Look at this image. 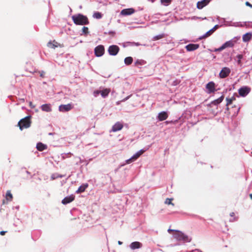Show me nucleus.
I'll return each mask as SVG.
<instances>
[{
    "instance_id": "nucleus-1",
    "label": "nucleus",
    "mask_w": 252,
    "mask_h": 252,
    "mask_svg": "<svg viewBox=\"0 0 252 252\" xmlns=\"http://www.w3.org/2000/svg\"><path fill=\"white\" fill-rule=\"evenodd\" d=\"M168 232L172 234L174 238L178 241H182L184 242H189L191 241V239L188 236L183 233L182 231L177 230L168 229Z\"/></svg>"
},
{
    "instance_id": "nucleus-2",
    "label": "nucleus",
    "mask_w": 252,
    "mask_h": 252,
    "mask_svg": "<svg viewBox=\"0 0 252 252\" xmlns=\"http://www.w3.org/2000/svg\"><path fill=\"white\" fill-rule=\"evenodd\" d=\"M71 18L74 23L77 25H85L89 24L87 17L83 14H78L74 15Z\"/></svg>"
},
{
    "instance_id": "nucleus-3",
    "label": "nucleus",
    "mask_w": 252,
    "mask_h": 252,
    "mask_svg": "<svg viewBox=\"0 0 252 252\" xmlns=\"http://www.w3.org/2000/svg\"><path fill=\"white\" fill-rule=\"evenodd\" d=\"M31 116H29L19 121L17 125L21 130H22L24 128H28L31 126Z\"/></svg>"
},
{
    "instance_id": "nucleus-4",
    "label": "nucleus",
    "mask_w": 252,
    "mask_h": 252,
    "mask_svg": "<svg viewBox=\"0 0 252 252\" xmlns=\"http://www.w3.org/2000/svg\"><path fill=\"white\" fill-rule=\"evenodd\" d=\"M239 39L240 37H234L231 40L226 41L224 43L225 48L228 47H233Z\"/></svg>"
},
{
    "instance_id": "nucleus-5",
    "label": "nucleus",
    "mask_w": 252,
    "mask_h": 252,
    "mask_svg": "<svg viewBox=\"0 0 252 252\" xmlns=\"http://www.w3.org/2000/svg\"><path fill=\"white\" fill-rule=\"evenodd\" d=\"M119 50V47L115 45L110 46L108 49V52L111 56H116L118 53Z\"/></svg>"
},
{
    "instance_id": "nucleus-6",
    "label": "nucleus",
    "mask_w": 252,
    "mask_h": 252,
    "mask_svg": "<svg viewBox=\"0 0 252 252\" xmlns=\"http://www.w3.org/2000/svg\"><path fill=\"white\" fill-rule=\"evenodd\" d=\"M104 53V47L103 45H100L96 46L94 49V54L96 57H101Z\"/></svg>"
},
{
    "instance_id": "nucleus-7",
    "label": "nucleus",
    "mask_w": 252,
    "mask_h": 252,
    "mask_svg": "<svg viewBox=\"0 0 252 252\" xmlns=\"http://www.w3.org/2000/svg\"><path fill=\"white\" fill-rule=\"evenodd\" d=\"M230 71H231L229 68L227 67H223L220 72V78H226L229 75Z\"/></svg>"
},
{
    "instance_id": "nucleus-8",
    "label": "nucleus",
    "mask_w": 252,
    "mask_h": 252,
    "mask_svg": "<svg viewBox=\"0 0 252 252\" xmlns=\"http://www.w3.org/2000/svg\"><path fill=\"white\" fill-rule=\"evenodd\" d=\"M73 108V105L71 104H67L65 105H61L59 107V110L60 112H67L71 110Z\"/></svg>"
},
{
    "instance_id": "nucleus-9",
    "label": "nucleus",
    "mask_w": 252,
    "mask_h": 252,
    "mask_svg": "<svg viewBox=\"0 0 252 252\" xmlns=\"http://www.w3.org/2000/svg\"><path fill=\"white\" fill-rule=\"evenodd\" d=\"M47 46L48 48L51 49H55L57 47H63V45H61L56 40H54L53 41H50L47 44Z\"/></svg>"
},
{
    "instance_id": "nucleus-10",
    "label": "nucleus",
    "mask_w": 252,
    "mask_h": 252,
    "mask_svg": "<svg viewBox=\"0 0 252 252\" xmlns=\"http://www.w3.org/2000/svg\"><path fill=\"white\" fill-rule=\"evenodd\" d=\"M250 92V89L247 87H243L239 90V94L242 96H245Z\"/></svg>"
},
{
    "instance_id": "nucleus-11",
    "label": "nucleus",
    "mask_w": 252,
    "mask_h": 252,
    "mask_svg": "<svg viewBox=\"0 0 252 252\" xmlns=\"http://www.w3.org/2000/svg\"><path fill=\"white\" fill-rule=\"evenodd\" d=\"M123 124L121 122H117L113 126L111 131L116 132L119 131L123 128Z\"/></svg>"
},
{
    "instance_id": "nucleus-12",
    "label": "nucleus",
    "mask_w": 252,
    "mask_h": 252,
    "mask_svg": "<svg viewBox=\"0 0 252 252\" xmlns=\"http://www.w3.org/2000/svg\"><path fill=\"white\" fill-rule=\"evenodd\" d=\"M135 12V10L132 8H126L124 9L121 11V14L123 16H127L133 14Z\"/></svg>"
},
{
    "instance_id": "nucleus-13",
    "label": "nucleus",
    "mask_w": 252,
    "mask_h": 252,
    "mask_svg": "<svg viewBox=\"0 0 252 252\" xmlns=\"http://www.w3.org/2000/svg\"><path fill=\"white\" fill-rule=\"evenodd\" d=\"M206 89L208 90V93L210 94L214 93L215 91V84L213 82H209L206 86Z\"/></svg>"
},
{
    "instance_id": "nucleus-14",
    "label": "nucleus",
    "mask_w": 252,
    "mask_h": 252,
    "mask_svg": "<svg viewBox=\"0 0 252 252\" xmlns=\"http://www.w3.org/2000/svg\"><path fill=\"white\" fill-rule=\"evenodd\" d=\"M74 199H75V196L74 195L72 194L70 196H66L65 198H64V199H63L62 200V203L63 204L65 205V204H67L68 203L71 202L72 201H73L74 200Z\"/></svg>"
},
{
    "instance_id": "nucleus-15",
    "label": "nucleus",
    "mask_w": 252,
    "mask_h": 252,
    "mask_svg": "<svg viewBox=\"0 0 252 252\" xmlns=\"http://www.w3.org/2000/svg\"><path fill=\"white\" fill-rule=\"evenodd\" d=\"M210 0H202L200 1H198L197 3V8L199 9L203 8L210 2Z\"/></svg>"
},
{
    "instance_id": "nucleus-16",
    "label": "nucleus",
    "mask_w": 252,
    "mask_h": 252,
    "mask_svg": "<svg viewBox=\"0 0 252 252\" xmlns=\"http://www.w3.org/2000/svg\"><path fill=\"white\" fill-rule=\"evenodd\" d=\"M199 47V44H189L186 46V49L188 51H192L197 49Z\"/></svg>"
},
{
    "instance_id": "nucleus-17",
    "label": "nucleus",
    "mask_w": 252,
    "mask_h": 252,
    "mask_svg": "<svg viewBox=\"0 0 252 252\" xmlns=\"http://www.w3.org/2000/svg\"><path fill=\"white\" fill-rule=\"evenodd\" d=\"M168 118V114L167 112L162 111L159 113L158 116V119L159 121L165 120Z\"/></svg>"
},
{
    "instance_id": "nucleus-18",
    "label": "nucleus",
    "mask_w": 252,
    "mask_h": 252,
    "mask_svg": "<svg viewBox=\"0 0 252 252\" xmlns=\"http://www.w3.org/2000/svg\"><path fill=\"white\" fill-rule=\"evenodd\" d=\"M41 109L43 111L47 112H51L52 111L51 106L50 104H43L41 106Z\"/></svg>"
},
{
    "instance_id": "nucleus-19",
    "label": "nucleus",
    "mask_w": 252,
    "mask_h": 252,
    "mask_svg": "<svg viewBox=\"0 0 252 252\" xmlns=\"http://www.w3.org/2000/svg\"><path fill=\"white\" fill-rule=\"evenodd\" d=\"M36 148L39 151H43L47 149V146L41 142H39L36 145Z\"/></svg>"
},
{
    "instance_id": "nucleus-20",
    "label": "nucleus",
    "mask_w": 252,
    "mask_h": 252,
    "mask_svg": "<svg viewBox=\"0 0 252 252\" xmlns=\"http://www.w3.org/2000/svg\"><path fill=\"white\" fill-rule=\"evenodd\" d=\"M142 247V244L139 242H132L130 245V247L131 249L134 250L136 249H139Z\"/></svg>"
},
{
    "instance_id": "nucleus-21",
    "label": "nucleus",
    "mask_w": 252,
    "mask_h": 252,
    "mask_svg": "<svg viewBox=\"0 0 252 252\" xmlns=\"http://www.w3.org/2000/svg\"><path fill=\"white\" fill-rule=\"evenodd\" d=\"M111 90L109 88H106L103 89L102 91H100V94L102 97L105 98L110 93Z\"/></svg>"
},
{
    "instance_id": "nucleus-22",
    "label": "nucleus",
    "mask_w": 252,
    "mask_h": 252,
    "mask_svg": "<svg viewBox=\"0 0 252 252\" xmlns=\"http://www.w3.org/2000/svg\"><path fill=\"white\" fill-rule=\"evenodd\" d=\"M252 38V34L250 32L246 33L243 36V40L244 42H248Z\"/></svg>"
},
{
    "instance_id": "nucleus-23",
    "label": "nucleus",
    "mask_w": 252,
    "mask_h": 252,
    "mask_svg": "<svg viewBox=\"0 0 252 252\" xmlns=\"http://www.w3.org/2000/svg\"><path fill=\"white\" fill-rule=\"evenodd\" d=\"M224 99V95H222L219 98L212 101L211 103L214 105H217L221 103Z\"/></svg>"
},
{
    "instance_id": "nucleus-24",
    "label": "nucleus",
    "mask_w": 252,
    "mask_h": 252,
    "mask_svg": "<svg viewBox=\"0 0 252 252\" xmlns=\"http://www.w3.org/2000/svg\"><path fill=\"white\" fill-rule=\"evenodd\" d=\"M88 185L87 184L81 186L76 190L77 193H80L84 192L85 189L88 188Z\"/></svg>"
},
{
    "instance_id": "nucleus-25",
    "label": "nucleus",
    "mask_w": 252,
    "mask_h": 252,
    "mask_svg": "<svg viewBox=\"0 0 252 252\" xmlns=\"http://www.w3.org/2000/svg\"><path fill=\"white\" fill-rule=\"evenodd\" d=\"M146 63V62L143 60H137L135 62V65L139 67L140 65H143Z\"/></svg>"
},
{
    "instance_id": "nucleus-26",
    "label": "nucleus",
    "mask_w": 252,
    "mask_h": 252,
    "mask_svg": "<svg viewBox=\"0 0 252 252\" xmlns=\"http://www.w3.org/2000/svg\"><path fill=\"white\" fill-rule=\"evenodd\" d=\"M13 196L10 190H7L5 195V199L7 201H11L12 200Z\"/></svg>"
},
{
    "instance_id": "nucleus-27",
    "label": "nucleus",
    "mask_w": 252,
    "mask_h": 252,
    "mask_svg": "<svg viewBox=\"0 0 252 252\" xmlns=\"http://www.w3.org/2000/svg\"><path fill=\"white\" fill-rule=\"evenodd\" d=\"M124 62L126 64L130 65L133 62V59L131 57H128L125 59Z\"/></svg>"
},
{
    "instance_id": "nucleus-28",
    "label": "nucleus",
    "mask_w": 252,
    "mask_h": 252,
    "mask_svg": "<svg viewBox=\"0 0 252 252\" xmlns=\"http://www.w3.org/2000/svg\"><path fill=\"white\" fill-rule=\"evenodd\" d=\"M213 33V30H210L208 32H207L204 35H203L200 38V39H203L207 38L210 36L212 33Z\"/></svg>"
},
{
    "instance_id": "nucleus-29",
    "label": "nucleus",
    "mask_w": 252,
    "mask_h": 252,
    "mask_svg": "<svg viewBox=\"0 0 252 252\" xmlns=\"http://www.w3.org/2000/svg\"><path fill=\"white\" fill-rule=\"evenodd\" d=\"M93 17L94 18L99 19H101L102 18V15L101 13H100L99 12H95L94 13Z\"/></svg>"
},
{
    "instance_id": "nucleus-30",
    "label": "nucleus",
    "mask_w": 252,
    "mask_h": 252,
    "mask_svg": "<svg viewBox=\"0 0 252 252\" xmlns=\"http://www.w3.org/2000/svg\"><path fill=\"white\" fill-rule=\"evenodd\" d=\"M173 198H166L164 201V203L167 205H171L173 206H174V204L172 203V200Z\"/></svg>"
},
{
    "instance_id": "nucleus-31",
    "label": "nucleus",
    "mask_w": 252,
    "mask_h": 252,
    "mask_svg": "<svg viewBox=\"0 0 252 252\" xmlns=\"http://www.w3.org/2000/svg\"><path fill=\"white\" fill-rule=\"evenodd\" d=\"M143 153V151H140L136 153L134 155L132 156V158L135 160L137 159Z\"/></svg>"
},
{
    "instance_id": "nucleus-32",
    "label": "nucleus",
    "mask_w": 252,
    "mask_h": 252,
    "mask_svg": "<svg viewBox=\"0 0 252 252\" xmlns=\"http://www.w3.org/2000/svg\"><path fill=\"white\" fill-rule=\"evenodd\" d=\"M143 153V151H140L136 153L134 155L132 156V158L135 160L137 159Z\"/></svg>"
},
{
    "instance_id": "nucleus-33",
    "label": "nucleus",
    "mask_w": 252,
    "mask_h": 252,
    "mask_svg": "<svg viewBox=\"0 0 252 252\" xmlns=\"http://www.w3.org/2000/svg\"><path fill=\"white\" fill-rule=\"evenodd\" d=\"M143 153V151H140L136 153L134 155L132 156V158L135 160L137 159Z\"/></svg>"
},
{
    "instance_id": "nucleus-34",
    "label": "nucleus",
    "mask_w": 252,
    "mask_h": 252,
    "mask_svg": "<svg viewBox=\"0 0 252 252\" xmlns=\"http://www.w3.org/2000/svg\"><path fill=\"white\" fill-rule=\"evenodd\" d=\"M165 37V34L162 33V34H159L158 35H156L155 36H154L153 37V40H159L160 39H161L162 38H164Z\"/></svg>"
},
{
    "instance_id": "nucleus-35",
    "label": "nucleus",
    "mask_w": 252,
    "mask_h": 252,
    "mask_svg": "<svg viewBox=\"0 0 252 252\" xmlns=\"http://www.w3.org/2000/svg\"><path fill=\"white\" fill-rule=\"evenodd\" d=\"M230 216L232 217H233L232 219L230 220V221L231 222H233L238 220V218L237 217H235V213L234 212H232L230 214Z\"/></svg>"
},
{
    "instance_id": "nucleus-36",
    "label": "nucleus",
    "mask_w": 252,
    "mask_h": 252,
    "mask_svg": "<svg viewBox=\"0 0 252 252\" xmlns=\"http://www.w3.org/2000/svg\"><path fill=\"white\" fill-rule=\"evenodd\" d=\"M234 99H235V98L234 97H232L230 98H226V100L227 101L226 106L230 105L232 103L233 100H234Z\"/></svg>"
},
{
    "instance_id": "nucleus-37",
    "label": "nucleus",
    "mask_w": 252,
    "mask_h": 252,
    "mask_svg": "<svg viewBox=\"0 0 252 252\" xmlns=\"http://www.w3.org/2000/svg\"><path fill=\"white\" fill-rule=\"evenodd\" d=\"M160 1L163 5H168L171 3V0H160Z\"/></svg>"
},
{
    "instance_id": "nucleus-38",
    "label": "nucleus",
    "mask_w": 252,
    "mask_h": 252,
    "mask_svg": "<svg viewBox=\"0 0 252 252\" xmlns=\"http://www.w3.org/2000/svg\"><path fill=\"white\" fill-rule=\"evenodd\" d=\"M224 49H225V46H224V45L223 44L220 48H217V49H215L214 51L215 52H220V51H221L222 50H224Z\"/></svg>"
},
{
    "instance_id": "nucleus-39",
    "label": "nucleus",
    "mask_w": 252,
    "mask_h": 252,
    "mask_svg": "<svg viewBox=\"0 0 252 252\" xmlns=\"http://www.w3.org/2000/svg\"><path fill=\"white\" fill-rule=\"evenodd\" d=\"M82 32L83 33H84L85 34H87L89 33V29L88 27H84L83 28H82Z\"/></svg>"
},
{
    "instance_id": "nucleus-40",
    "label": "nucleus",
    "mask_w": 252,
    "mask_h": 252,
    "mask_svg": "<svg viewBox=\"0 0 252 252\" xmlns=\"http://www.w3.org/2000/svg\"><path fill=\"white\" fill-rule=\"evenodd\" d=\"M100 94V91H99V90H95L93 93V94H94V96H95V97H97Z\"/></svg>"
},
{
    "instance_id": "nucleus-41",
    "label": "nucleus",
    "mask_w": 252,
    "mask_h": 252,
    "mask_svg": "<svg viewBox=\"0 0 252 252\" xmlns=\"http://www.w3.org/2000/svg\"><path fill=\"white\" fill-rule=\"evenodd\" d=\"M237 59H238V63L239 64H240L241 63V60L243 58V56L242 55H238L237 56Z\"/></svg>"
},
{
    "instance_id": "nucleus-42",
    "label": "nucleus",
    "mask_w": 252,
    "mask_h": 252,
    "mask_svg": "<svg viewBox=\"0 0 252 252\" xmlns=\"http://www.w3.org/2000/svg\"><path fill=\"white\" fill-rule=\"evenodd\" d=\"M134 160H134V159H133V158H132V157L130 158H129V159H127V160H126V163L127 164H129V163H130L131 162H132L134 161Z\"/></svg>"
},
{
    "instance_id": "nucleus-43",
    "label": "nucleus",
    "mask_w": 252,
    "mask_h": 252,
    "mask_svg": "<svg viewBox=\"0 0 252 252\" xmlns=\"http://www.w3.org/2000/svg\"><path fill=\"white\" fill-rule=\"evenodd\" d=\"M45 72L43 71H42L41 72H40V76L42 78H44V76H45Z\"/></svg>"
},
{
    "instance_id": "nucleus-44",
    "label": "nucleus",
    "mask_w": 252,
    "mask_h": 252,
    "mask_svg": "<svg viewBox=\"0 0 252 252\" xmlns=\"http://www.w3.org/2000/svg\"><path fill=\"white\" fill-rule=\"evenodd\" d=\"M6 233V231H1L0 232V235H5V234Z\"/></svg>"
},
{
    "instance_id": "nucleus-45",
    "label": "nucleus",
    "mask_w": 252,
    "mask_h": 252,
    "mask_svg": "<svg viewBox=\"0 0 252 252\" xmlns=\"http://www.w3.org/2000/svg\"><path fill=\"white\" fill-rule=\"evenodd\" d=\"M218 28V25H216L213 27L211 30H213V32L216 30V29Z\"/></svg>"
},
{
    "instance_id": "nucleus-46",
    "label": "nucleus",
    "mask_w": 252,
    "mask_h": 252,
    "mask_svg": "<svg viewBox=\"0 0 252 252\" xmlns=\"http://www.w3.org/2000/svg\"><path fill=\"white\" fill-rule=\"evenodd\" d=\"M218 28V25H216L213 27L211 30H213V32L216 30V29Z\"/></svg>"
},
{
    "instance_id": "nucleus-47",
    "label": "nucleus",
    "mask_w": 252,
    "mask_h": 252,
    "mask_svg": "<svg viewBox=\"0 0 252 252\" xmlns=\"http://www.w3.org/2000/svg\"><path fill=\"white\" fill-rule=\"evenodd\" d=\"M246 4L247 6H250V7H252V5L250 2H248V1H247V2H246Z\"/></svg>"
},
{
    "instance_id": "nucleus-48",
    "label": "nucleus",
    "mask_w": 252,
    "mask_h": 252,
    "mask_svg": "<svg viewBox=\"0 0 252 252\" xmlns=\"http://www.w3.org/2000/svg\"><path fill=\"white\" fill-rule=\"evenodd\" d=\"M109 34L110 35H114L115 34V32L113 31H111L109 32Z\"/></svg>"
},
{
    "instance_id": "nucleus-49",
    "label": "nucleus",
    "mask_w": 252,
    "mask_h": 252,
    "mask_svg": "<svg viewBox=\"0 0 252 252\" xmlns=\"http://www.w3.org/2000/svg\"><path fill=\"white\" fill-rule=\"evenodd\" d=\"M249 196L251 199H252V193L250 194Z\"/></svg>"
},
{
    "instance_id": "nucleus-50",
    "label": "nucleus",
    "mask_w": 252,
    "mask_h": 252,
    "mask_svg": "<svg viewBox=\"0 0 252 252\" xmlns=\"http://www.w3.org/2000/svg\"><path fill=\"white\" fill-rule=\"evenodd\" d=\"M118 244L119 245H121L122 244V242L119 241H118Z\"/></svg>"
},
{
    "instance_id": "nucleus-51",
    "label": "nucleus",
    "mask_w": 252,
    "mask_h": 252,
    "mask_svg": "<svg viewBox=\"0 0 252 252\" xmlns=\"http://www.w3.org/2000/svg\"><path fill=\"white\" fill-rule=\"evenodd\" d=\"M135 44H136V45H137V46H138V45H140L139 43H136Z\"/></svg>"
},
{
    "instance_id": "nucleus-52",
    "label": "nucleus",
    "mask_w": 252,
    "mask_h": 252,
    "mask_svg": "<svg viewBox=\"0 0 252 252\" xmlns=\"http://www.w3.org/2000/svg\"><path fill=\"white\" fill-rule=\"evenodd\" d=\"M4 203H5V200H3V204H4Z\"/></svg>"
},
{
    "instance_id": "nucleus-53",
    "label": "nucleus",
    "mask_w": 252,
    "mask_h": 252,
    "mask_svg": "<svg viewBox=\"0 0 252 252\" xmlns=\"http://www.w3.org/2000/svg\"><path fill=\"white\" fill-rule=\"evenodd\" d=\"M128 97L126 98L124 100H126L127 99Z\"/></svg>"
},
{
    "instance_id": "nucleus-54",
    "label": "nucleus",
    "mask_w": 252,
    "mask_h": 252,
    "mask_svg": "<svg viewBox=\"0 0 252 252\" xmlns=\"http://www.w3.org/2000/svg\"><path fill=\"white\" fill-rule=\"evenodd\" d=\"M32 102H30V105H32Z\"/></svg>"
},
{
    "instance_id": "nucleus-55",
    "label": "nucleus",
    "mask_w": 252,
    "mask_h": 252,
    "mask_svg": "<svg viewBox=\"0 0 252 252\" xmlns=\"http://www.w3.org/2000/svg\"><path fill=\"white\" fill-rule=\"evenodd\" d=\"M155 0H151L152 2H154Z\"/></svg>"
}]
</instances>
